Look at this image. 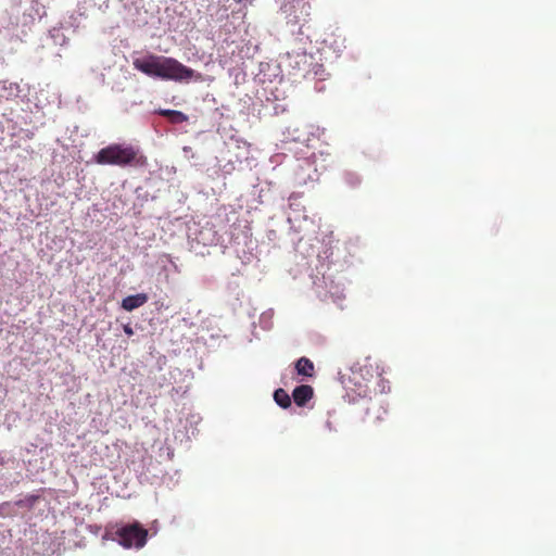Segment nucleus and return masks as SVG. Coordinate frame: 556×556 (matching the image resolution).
<instances>
[{"mask_svg": "<svg viewBox=\"0 0 556 556\" xmlns=\"http://www.w3.org/2000/svg\"><path fill=\"white\" fill-rule=\"evenodd\" d=\"M160 114L167 117L173 124H180L188 121V116L185 113L176 110H161Z\"/></svg>", "mask_w": 556, "mask_h": 556, "instance_id": "0eeeda50", "label": "nucleus"}, {"mask_svg": "<svg viewBox=\"0 0 556 556\" xmlns=\"http://www.w3.org/2000/svg\"><path fill=\"white\" fill-rule=\"evenodd\" d=\"M275 402L282 408H288L291 405L290 395L283 390L278 389L274 393Z\"/></svg>", "mask_w": 556, "mask_h": 556, "instance_id": "6e6552de", "label": "nucleus"}, {"mask_svg": "<svg viewBox=\"0 0 556 556\" xmlns=\"http://www.w3.org/2000/svg\"><path fill=\"white\" fill-rule=\"evenodd\" d=\"M235 1H236V2H238V3H241V2H243L244 0H235Z\"/></svg>", "mask_w": 556, "mask_h": 556, "instance_id": "ddd939ff", "label": "nucleus"}, {"mask_svg": "<svg viewBox=\"0 0 556 556\" xmlns=\"http://www.w3.org/2000/svg\"><path fill=\"white\" fill-rule=\"evenodd\" d=\"M295 370H296L298 375L307 377V378H312L315 374V367H314L313 362L305 356L300 357L296 361Z\"/></svg>", "mask_w": 556, "mask_h": 556, "instance_id": "423d86ee", "label": "nucleus"}, {"mask_svg": "<svg viewBox=\"0 0 556 556\" xmlns=\"http://www.w3.org/2000/svg\"><path fill=\"white\" fill-rule=\"evenodd\" d=\"M302 9L305 10L306 15H309L311 4L307 1H303Z\"/></svg>", "mask_w": 556, "mask_h": 556, "instance_id": "9b49d317", "label": "nucleus"}, {"mask_svg": "<svg viewBox=\"0 0 556 556\" xmlns=\"http://www.w3.org/2000/svg\"><path fill=\"white\" fill-rule=\"evenodd\" d=\"M368 391H369V388H368V384L366 383L364 386H359L358 394L362 396H367Z\"/></svg>", "mask_w": 556, "mask_h": 556, "instance_id": "9d476101", "label": "nucleus"}, {"mask_svg": "<svg viewBox=\"0 0 556 556\" xmlns=\"http://www.w3.org/2000/svg\"><path fill=\"white\" fill-rule=\"evenodd\" d=\"M124 331L128 336H132L134 334V330H132V328L129 325H125L124 326Z\"/></svg>", "mask_w": 556, "mask_h": 556, "instance_id": "f8f14e48", "label": "nucleus"}, {"mask_svg": "<svg viewBox=\"0 0 556 556\" xmlns=\"http://www.w3.org/2000/svg\"><path fill=\"white\" fill-rule=\"evenodd\" d=\"M314 394V390L308 384H301L296 387L292 392V397L298 406H304Z\"/></svg>", "mask_w": 556, "mask_h": 556, "instance_id": "20e7f679", "label": "nucleus"}, {"mask_svg": "<svg viewBox=\"0 0 556 556\" xmlns=\"http://www.w3.org/2000/svg\"><path fill=\"white\" fill-rule=\"evenodd\" d=\"M93 160L99 165L118 167H143L147 165V157L140 149L128 143H111L100 149Z\"/></svg>", "mask_w": 556, "mask_h": 556, "instance_id": "f03ea898", "label": "nucleus"}, {"mask_svg": "<svg viewBox=\"0 0 556 556\" xmlns=\"http://www.w3.org/2000/svg\"><path fill=\"white\" fill-rule=\"evenodd\" d=\"M344 182L351 187L355 188L361 184L359 176L354 172H345L343 175Z\"/></svg>", "mask_w": 556, "mask_h": 556, "instance_id": "1a4fd4ad", "label": "nucleus"}, {"mask_svg": "<svg viewBox=\"0 0 556 556\" xmlns=\"http://www.w3.org/2000/svg\"><path fill=\"white\" fill-rule=\"evenodd\" d=\"M148 295L146 293H137L134 295H128L122 301V307L127 311L131 312L142 305H144L148 302Z\"/></svg>", "mask_w": 556, "mask_h": 556, "instance_id": "39448f33", "label": "nucleus"}, {"mask_svg": "<svg viewBox=\"0 0 556 556\" xmlns=\"http://www.w3.org/2000/svg\"><path fill=\"white\" fill-rule=\"evenodd\" d=\"M135 70L142 74L162 80L189 81L195 73L175 58L147 53L132 61Z\"/></svg>", "mask_w": 556, "mask_h": 556, "instance_id": "f257e3e1", "label": "nucleus"}, {"mask_svg": "<svg viewBox=\"0 0 556 556\" xmlns=\"http://www.w3.org/2000/svg\"><path fill=\"white\" fill-rule=\"evenodd\" d=\"M115 535L117 542L125 548H141L147 543L148 530L135 521L117 528Z\"/></svg>", "mask_w": 556, "mask_h": 556, "instance_id": "7ed1b4c3", "label": "nucleus"}]
</instances>
